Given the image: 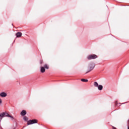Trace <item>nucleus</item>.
<instances>
[{
	"mask_svg": "<svg viewBox=\"0 0 129 129\" xmlns=\"http://www.w3.org/2000/svg\"><path fill=\"white\" fill-rule=\"evenodd\" d=\"M37 122H38L37 119L30 120L27 122V124L28 125H30V124H33V123H37Z\"/></svg>",
	"mask_w": 129,
	"mask_h": 129,
	"instance_id": "f257e3e1",
	"label": "nucleus"
},
{
	"mask_svg": "<svg viewBox=\"0 0 129 129\" xmlns=\"http://www.w3.org/2000/svg\"><path fill=\"white\" fill-rule=\"evenodd\" d=\"M97 58V55L95 54H91L88 56L87 59L88 60H91L92 59H96Z\"/></svg>",
	"mask_w": 129,
	"mask_h": 129,
	"instance_id": "f03ea898",
	"label": "nucleus"
},
{
	"mask_svg": "<svg viewBox=\"0 0 129 129\" xmlns=\"http://www.w3.org/2000/svg\"><path fill=\"white\" fill-rule=\"evenodd\" d=\"M2 113L4 117H5V116H7L8 117H11L12 119H14V117L10 115L9 113L6 112H3Z\"/></svg>",
	"mask_w": 129,
	"mask_h": 129,
	"instance_id": "7ed1b4c3",
	"label": "nucleus"
},
{
	"mask_svg": "<svg viewBox=\"0 0 129 129\" xmlns=\"http://www.w3.org/2000/svg\"><path fill=\"white\" fill-rule=\"evenodd\" d=\"M89 67H90V70L86 73H88V72H90V71H91L92 70H93V69L94 68V63H92L90 64Z\"/></svg>",
	"mask_w": 129,
	"mask_h": 129,
	"instance_id": "20e7f679",
	"label": "nucleus"
},
{
	"mask_svg": "<svg viewBox=\"0 0 129 129\" xmlns=\"http://www.w3.org/2000/svg\"><path fill=\"white\" fill-rule=\"evenodd\" d=\"M22 32H18L16 33V36L17 38H20V37H22Z\"/></svg>",
	"mask_w": 129,
	"mask_h": 129,
	"instance_id": "39448f33",
	"label": "nucleus"
},
{
	"mask_svg": "<svg viewBox=\"0 0 129 129\" xmlns=\"http://www.w3.org/2000/svg\"><path fill=\"white\" fill-rule=\"evenodd\" d=\"M7 94L5 92H2L0 94V96L1 97H6L7 96Z\"/></svg>",
	"mask_w": 129,
	"mask_h": 129,
	"instance_id": "423d86ee",
	"label": "nucleus"
},
{
	"mask_svg": "<svg viewBox=\"0 0 129 129\" xmlns=\"http://www.w3.org/2000/svg\"><path fill=\"white\" fill-rule=\"evenodd\" d=\"M26 114H27V112L26 111V110H23L21 112V115H22V116L26 115Z\"/></svg>",
	"mask_w": 129,
	"mask_h": 129,
	"instance_id": "0eeeda50",
	"label": "nucleus"
},
{
	"mask_svg": "<svg viewBox=\"0 0 129 129\" xmlns=\"http://www.w3.org/2000/svg\"><path fill=\"white\" fill-rule=\"evenodd\" d=\"M40 71L41 73H44L45 71H46V69H45V68L41 67L40 68Z\"/></svg>",
	"mask_w": 129,
	"mask_h": 129,
	"instance_id": "6e6552de",
	"label": "nucleus"
},
{
	"mask_svg": "<svg viewBox=\"0 0 129 129\" xmlns=\"http://www.w3.org/2000/svg\"><path fill=\"white\" fill-rule=\"evenodd\" d=\"M97 87H98V89L99 90H102V89L103 88V87L101 85H99V86Z\"/></svg>",
	"mask_w": 129,
	"mask_h": 129,
	"instance_id": "1a4fd4ad",
	"label": "nucleus"
},
{
	"mask_svg": "<svg viewBox=\"0 0 129 129\" xmlns=\"http://www.w3.org/2000/svg\"><path fill=\"white\" fill-rule=\"evenodd\" d=\"M81 80L82 81V82H88V80L87 79H82Z\"/></svg>",
	"mask_w": 129,
	"mask_h": 129,
	"instance_id": "9d476101",
	"label": "nucleus"
},
{
	"mask_svg": "<svg viewBox=\"0 0 129 129\" xmlns=\"http://www.w3.org/2000/svg\"><path fill=\"white\" fill-rule=\"evenodd\" d=\"M3 117H4V116L2 114V113H0V122L2 121V120L3 119Z\"/></svg>",
	"mask_w": 129,
	"mask_h": 129,
	"instance_id": "9b49d317",
	"label": "nucleus"
},
{
	"mask_svg": "<svg viewBox=\"0 0 129 129\" xmlns=\"http://www.w3.org/2000/svg\"><path fill=\"white\" fill-rule=\"evenodd\" d=\"M94 86H95V87H98L99 86L98 83H97V82H95L94 83Z\"/></svg>",
	"mask_w": 129,
	"mask_h": 129,
	"instance_id": "f8f14e48",
	"label": "nucleus"
},
{
	"mask_svg": "<svg viewBox=\"0 0 129 129\" xmlns=\"http://www.w3.org/2000/svg\"><path fill=\"white\" fill-rule=\"evenodd\" d=\"M44 68L46 69H49V66H48V64H45L44 65Z\"/></svg>",
	"mask_w": 129,
	"mask_h": 129,
	"instance_id": "ddd939ff",
	"label": "nucleus"
},
{
	"mask_svg": "<svg viewBox=\"0 0 129 129\" xmlns=\"http://www.w3.org/2000/svg\"><path fill=\"white\" fill-rule=\"evenodd\" d=\"M23 119L27 121V120H28V117H27L26 116H24Z\"/></svg>",
	"mask_w": 129,
	"mask_h": 129,
	"instance_id": "4468645a",
	"label": "nucleus"
},
{
	"mask_svg": "<svg viewBox=\"0 0 129 129\" xmlns=\"http://www.w3.org/2000/svg\"><path fill=\"white\" fill-rule=\"evenodd\" d=\"M2 102V99H0V104H1Z\"/></svg>",
	"mask_w": 129,
	"mask_h": 129,
	"instance_id": "2eb2a0df",
	"label": "nucleus"
},
{
	"mask_svg": "<svg viewBox=\"0 0 129 129\" xmlns=\"http://www.w3.org/2000/svg\"><path fill=\"white\" fill-rule=\"evenodd\" d=\"M42 63H43L42 61H40V64H42Z\"/></svg>",
	"mask_w": 129,
	"mask_h": 129,
	"instance_id": "dca6fc26",
	"label": "nucleus"
},
{
	"mask_svg": "<svg viewBox=\"0 0 129 129\" xmlns=\"http://www.w3.org/2000/svg\"><path fill=\"white\" fill-rule=\"evenodd\" d=\"M128 125H129V120H128Z\"/></svg>",
	"mask_w": 129,
	"mask_h": 129,
	"instance_id": "f3484780",
	"label": "nucleus"
},
{
	"mask_svg": "<svg viewBox=\"0 0 129 129\" xmlns=\"http://www.w3.org/2000/svg\"><path fill=\"white\" fill-rule=\"evenodd\" d=\"M113 128H114V129H116V128H115V127H113Z\"/></svg>",
	"mask_w": 129,
	"mask_h": 129,
	"instance_id": "a211bd4d",
	"label": "nucleus"
},
{
	"mask_svg": "<svg viewBox=\"0 0 129 129\" xmlns=\"http://www.w3.org/2000/svg\"><path fill=\"white\" fill-rule=\"evenodd\" d=\"M115 105H116V103H115Z\"/></svg>",
	"mask_w": 129,
	"mask_h": 129,
	"instance_id": "6ab92c4d",
	"label": "nucleus"
}]
</instances>
